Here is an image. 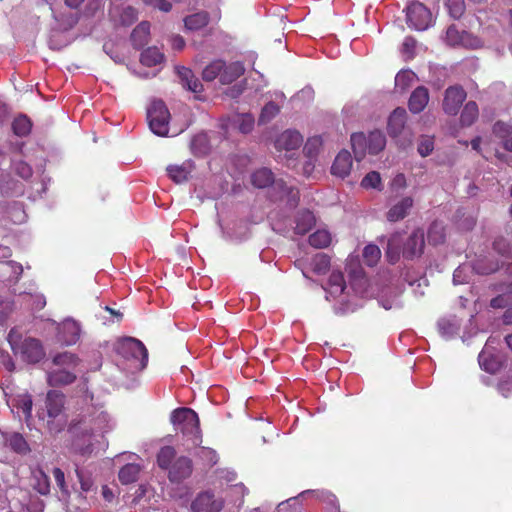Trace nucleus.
<instances>
[{
	"label": "nucleus",
	"instance_id": "72a5a7b5",
	"mask_svg": "<svg viewBox=\"0 0 512 512\" xmlns=\"http://www.w3.org/2000/svg\"><path fill=\"white\" fill-rule=\"evenodd\" d=\"M479 364L483 370L490 374L497 373L502 366V363L496 356L486 354L485 352L479 354Z\"/></svg>",
	"mask_w": 512,
	"mask_h": 512
},
{
	"label": "nucleus",
	"instance_id": "69168bd1",
	"mask_svg": "<svg viewBox=\"0 0 512 512\" xmlns=\"http://www.w3.org/2000/svg\"><path fill=\"white\" fill-rule=\"evenodd\" d=\"M75 472L80 482L81 489L85 492H88L93 486L92 480L90 478L84 477L83 472L79 468H76Z\"/></svg>",
	"mask_w": 512,
	"mask_h": 512
},
{
	"label": "nucleus",
	"instance_id": "338daca9",
	"mask_svg": "<svg viewBox=\"0 0 512 512\" xmlns=\"http://www.w3.org/2000/svg\"><path fill=\"white\" fill-rule=\"evenodd\" d=\"M170 41L174 50L181 51L185 47V40L180 35L172 36Z\"/></svg>",
	"mask_w": 512,
	"mask_h": 512
},
{
	"label": "nucleus",
	"instance_id": "f704fd0d",
	"mask_svg": "<svg viewBox=\"0 0 512 512\" xmlns=\"http://www.w3.org/2000/svg\"><path fill=\"white\" fill-rule=\"evenodd\" d=\"M346 288L344 275L340 271H332L328 278V290L331 294H342Z\"/></svg>",
	"mask_w": 512,
	"mask_h": 512
},
{
	"label": "nucleus",
	"instance_id": "680f3d73",
	"mask_svg": "<svg viewBox=\"0 0 512 512\" xmlns=\"http://www.w3.org/2000/svg\"><path fill=\"white\" fill-rule=\"evenodd\" d=\"M415 47H416V40L411 36L405 37V39L402 43V52L404 54L408 55V57H413Z\"/></svg>",
	"mask_w": 512,
	"mask_h": 512
},
{
	"label": "nucleus",
	"instance_id": "f03ea898",
	"mask_svg": "<svg viewBox=\"0 0 512 512\" xmlns=\"http://www.w3.org/2000/svg\"><path fill=\"white\" fill-rule=\"evenodd\" d=\"M107 415L94 408L82 411L71 420L68 431L76 438H91L98 433H104L107 427Z\"/></svg>",
	"mask_w": 512,
	"mask_h": 512
},
{
	"label": "nucleus",
	"instance_id": "c756f323",
	"mask_svg": "<svg viewBox=\"0 0 512 512\" xmlns=\"http://www.w3.org/2000/svg\"><path fill=\"white\" fill-rule=\"evenodd\" d=\"M139 473L140 466L138 464L129 463L120 469L118 477L122 484L127 485L136 482Z\"/></svg>",
	"mask_w": 512,
	"mask_h": 512
},
{
	"label": "nucleus",
	"instance_id": "bf43d9fd",
	"mask_svg": "<svg viewBox=\"0 0 512 512\" xmlns=\"http://www.w3.org/2000/svg\"><path fill=\"white\" fill-rule=\"evenodd\" d=\"M44 508V501L39 497H30L29 502L26 505L27 512H44Z\"/></svg>",
	"mask_w": 512,
	"mask_h": 512
},
{
	"label": "nucleus",
	"instance_id": "473e14b6",
	"mask_svg": "<svg viewBox=\"0 0 512 512\" xmlns=\"http://www.w3.org/2000/svg\"><path fill=\"white\" fill-rule=\"evenodd\" d=\"M332 236L329 231L319 229L309 236V244L317 249H323L331 244Z\"/></svg>",
	"mask_w": 512,
	"mask_h": 512
},
{
	"label": "nucleus",
	"instance_id": "ddd939ff",
	"mask_svg": "<svg viewBox=\"0 0 512 512\" xmlns=\"http://www.w3.org/2000/svg\"><path fill=\"white\" fill-rule=\"evenodd\" d=\"M45 406L49 418L55 419L59 417L65 408V395L56 390L48 391Z\"/></svg>",
	"mask_w": 512,
	"mask_h": 512
},
{
	"label": "nucleus",
	"instance_id": "c9c22d12",
	"mask_svg": "<svg viewBox=\"0 0 512 512\" xmlns=\"http://www.w3.org/2000/svg\"><path fill=\"white\" fill-rule=\"evenodd\" d=\"M32 123L26 115H19L12 122V131L16 136L25 137L31 132Z\"/></svg>",
	"mask_w": 512,
	"mask_h": 512
},
{
	"label": "nucleus",
	"instance_id": "dca6fc26",
	"mask_svg": "<svg viewBox=\"0 0 512 512\" xmlns=\"http://www.w3.org/2000/svg\"><path fill=\"white\" fill-rule=\"evenodd\" d=\"M353 160L351 154L347 150L340 151L331 167V173L340 178H345L350 174Z\"/></svg>",
	"mask_w": 512,
	"mask_h": 512
},
{
	"label": "nucleus",
	"instance_id": "a18cd8bd",
	"mask_svg": "<svg viewBox=\"0 0 512 512\" xmlns=\"http://www.w3.org/2000/svg\"><path fill=\"white\" fill-rule=\"evenodd\" d=\"M445 5L454 19H459L465 12L464 0H445Z\"/></svg>",
	"mask_w": 512,
	"mask_h": 512
},
{
	"label": "nucleus",
	"instance_id": "774afa93",
	"mask_svg": "<svg viewBox=\"0 0 512 512\" xmlns=\"http://www.w3.org/2000/svg\"><path fill=\"white\" fill-rule=\"evenodd\" d=\"M21 409L26 417L31 416L32 412V400L30 398L23 399L21 402Z\"/></svg>",
	"mask_w": 512,
	"mask_h": 512
},
{
	"label": "nucleus",
	"instance_id": "bb28decb",
	"mask_svg": "<svg viewBox=\"0 0 512 512\" xmlns=\"http://www.w3.org/2000/svg\"><path fill=\"white\" fill-rule=\"evenodd\" d=\"M274 174L268 168H260L252 173L251 183L256 188H266L274 183Z\"/></svg>",
	"mask_w": 512,
	"mask_h": 512
},
{
	"label": "nucleus",
	"instance_id": "864d4df0",
	"mask_svg": "<svg viewBox=\"0 0 512 512\" xmlns=\"http://www.w3.org/2000/svg\"><path fill=\"white\" fill-rule=\"evenodd\" d=\"M322 145L321 137L314 136L309 138L304 146V151L309 158H313L319 150V147Z\"/></svg>",
	"mask_w": 512,
	"mask_h": 512
},
{
	"label": "nucleus",
	"instance_id": "49530a36",
	"mask_svg": "<svg viewBox=\"0 0 512 512\" xmlns=\"http://www.w3.org/2000/svg\"><path fill=\"white\" fill-rule=\"evenodd\" d=\"M197 456L208 467H212L218 462V455L216 451L208 447H200L197 452Z\"/></svg>",
	"mask_w": 512,
	"mask_h": 512
},
{
	"label": "nucleus",
	"instance_id": "a19ab883",
	"mask_svg": "<svg viewBox=\"0 0 512 512\" xmlns=\"http://www.w3.org/2000/svg\"><path fill=\"white\" fill-rule=\"evenodd\" d=\"M400 242V235H393L387 243L386 256L388 261L392 264L396 263L400 257V251L398 249V244Z\"/></svg>",
	"mask_w": 512,
	"mask_h": 512
},
{
	"label": "nucleus",
	"instance_id": "2eb2a0df",
	"mask_svg": "<svg viewBox=\"0 0 512 512\" xmlns=\"http://www.w3.org/2000/svg\"><path fill=\"white\" fill-rule=\"evenodd\" d=\"M23 273V267L16 261H0V282L15 284Z\"/></svg>",
	"mask_w": 512,
	"mask_h": 512
},
{
	"label": "nucleus",
	"instance_id": "c03bdc74",
	"mask_svg": "<svg viewBox=\"0 0 512 512\" xmlns=\"http://www.w3.org/2000/svg\"><path fill=\"white\" fill-rule=\"evenodd\" d=\"M313 271L317 274H324L329 270L330 258L326 254L318 253L312 260Z\"/></svg>",
	"mask_w": 512,
	"mask_h": 512
},
{
	"label": "nucleus",
	"instance_id": "e2e57ef3",
	"mask_svg": "<svg viewBox=\"0 0 512 512\" xmlns=\"http://www.w3.org/2000/svg\"><path fill=\"white\" fill-rule=\"evenodd\" d=\"M287 507H292L295 512H301L302 511V503L299 500V497L290 498L286 502H282L279 505L280 510H285Z\"/></svg>",
	"mask_w": 512,
	"mask_h": 512
},
{
	"label": "nucleus",
	"instance_id": "9d476101",
	"mask_svg": "<svg viewBox=\"0 0 512 512\" xmlns=\"http://www.w3.org/2000/svg\"><path fill=\"white\" fill-rule=\"evenodd\" d=\"M466 99V92L460 86H451L446 89L443 100V109L449 115H456Z\"/></svg>",
	"mask_w": 512,
	"mask_h": 512
},
{
	"label": "nucleus",
	"instance_id": "c85d7f7f",
	"mask_svg": "<svg viewBox=\"0 0 512 512\" xmlns=\"http://www.w3.org/2000/svg\"><path fill=\"white\" fill-rule=\"evenodd\" d=\"M367 138L368 152L376 155L381 152L386 146V137L383 132L375 130L369 133Z\"/></svg>",
	"mask_w": 512,
	"mask_h": 512
},
{
	"label": "nucleus",
	"instance_id": "58836bf2",
	"mask_svg": "<svg viewBox=\"0 0 512 512\" xmlns=\"http://www.w3.org/2000/svg\"><path fill=\"white\" fill-rule=\"evenodd\" d=\"M224 68V61L215 60L208 64L202 71V78L207 82L215 80L217 77H221V71Z\"/></svg>",
	"mask_w": 512,
	"mask_h": 512
},
{
	"label": "nucleus",
	"instance_id": "37998d69",
	"mask_svg": "<svg viewBox=\"0 0 512 512\" xmlns=\"http://www.w3.org/2000/svg\"><path fill=\"white\" fill-rule=\"evenodd\" d=\"M381 251L377 245L369 244L363 250V259L366 265L372 267L380 259Z\"/></svg>",
	"mask_w": 512,
	"mask_h": 512
},
{
	"label": "nucleus",
	"instance_id": "4d7b16f0",
	"mask_svg": "<svg viewBox=\"0 0 512 512\" xmlns=\"http://www.w3.org/2000/svg\"><path fill=\"white\" fill-rule=\"evenodd\" d=\"M15 173L23 179H29L32 174V168L24 161H18L14 164Z\"/></svg>",
	"mask_w": 512,
	"mask_h": 512
},
{
	"label": "nucleus",
	"instance_id": "5fc2aeb1",
	"mask_svg": "<svg viewBox=\"0 0 512 512\" xmlns=\"http://www.w3.org/2000/svg\"><path fill=\"white\" fill-rule=\"evenodd\" d=\"M254 123L255 120L251 114H243L239 118L238 128L240 132L247 134L252 131Z\"/></svg>",
	"mask_w": 512,
	"mask_h": 512
},
{
	"label": "nucleus",
	"instance_id": "4c0bfd02",
	"mask_svg": "<svg viewBox=\"0 0 512 512\" xmlns=\"http://www.w3.org/2000/svg\"><path fill=\"white\" fill-rule=\"evenodd\" d=\"M428 242L432 245H438L445 241V228L442 223L434 221L430 225L427 233Z\"/></svg>",
	"mask_w": 512,
	"mask_h": 512
},
{
	"label": "nucleus",
	"instance_id": "052dcab7",
	"mask_svg": "<svg viewBox=\"0 0 512 512\" xmlns=\"http://www.w3.org/2000/svg\"><path fill=\"white\" fill-rule=\"evenodd\" d=\"M144 2L145 4L163 12H169L172 9V4L167 0H144Z\"/></svg>",
	"mask_w": 512,
	"mask_h": 512
},
{
	"label": "nucleus",
	"instance_id": "79ce46f5",
	"mask_svg": "<svg viewBox=\"0 0 512 512\" xmlns=\"http://www.w3.org/2000/svg\"><path fill=\"white\" fill-rule=\"evenodd\" d=\"M9 446L13 451L20 454H26L30 451L29 445L25 438L19 434L14 433L8 440Z\"/></svg>",
	"mask_w": 512,
	"mask_h": 512
},
{
	"label": "nucleus",
	"instance_id": "4be33fe9",
	"mask_svg": "<svg viewBox=\"0 0 512 512\" xmlns=\"http://www.w3.org/2000/svg\"><path fill=\"white\" fill-rule=\"evenodd\" d=\"M295 223V232L304 235L314 227L316 218L310 210H301L297 213Z\"/></svg>",
	"mask_w": 512,
	"mask_h": 512
},
{
	"label": "nucleus",
	"instance_id": "1a4fd4ad",
	"mask_svg": "<svg viewBox=\"0 0 512 512\" xmlns=\"http://www.w3.org/2000/svg\"><path fill=\"white\" fill-rule=\"evenodd\" d=\"M57 331L58 340L62 344L70 346L76 344L79 341L81 335V326L77 321L68 318L58 325Z\"/></svg>",
	"mask_w": 512,
	"mask_h": 512
},
{
	"label": "nucleus",
	"instance_id": "6ab92c4d",
	"mask_svg": "<svg viewBox=\"0 0 512 512\" xmlns=\"http://www.w3.org/2000/svg\"><path fill=\"white\" fill-rule=\"evenodd\" d=\"M75 380V373L68 370V368H58L48 372L47 374V382L52 387L69 385Z\"/></svg>",
	"mask_w": 512,
	"mask_h": 512
},
{
	"label": "nucleus",
	"instance_id": "8fccbe9b",
	"mask_svg": "<svg viewBox=\"0 0 512 512\" xmlns=\"http://www.w3.org/2000/svg\"><path fill=\"white\" fill-rule=\"evenodd\" d=\"M483 43L481 39L472 33L467 31H463L461 42L459 47L469 48V49H478L482 47Z\"/></svg>",
	"mask_w": 512,
	"mask_h": 512
},
{
	"label": "nucleus",
	"instance_id": "a211bd4d",
	"mask_svg": "<svg viewBox=\"0 0 512 512\" xmlns=\"http://www.w3.org/2000/svg\"><path fill=\"white\" fill-rule=\"evenodd\" d=\"M414 200L410 196H406L394 204L386 213V218L389 222H397L404 219L411 208L413 207Z\"/></svg>",
	"mask_w": 512,
	"mask_h": 512
},
{
	"label": "nucleus",
	"instance_id": "cd10ccee",
	"mask_svg": "<svg viewBox=\"0 0 512 512\" xmlns=\"http://www.w3.org/2000/svg\"><path fill=\"white\" fill-rule=\"evenodd\" d=\"M165 55L157 47H149L141 53L140 62L147 67L161 64Z\"/></svg>",
	"mask_w": 512,
	"mask_h": 512
},
{
	"label": "nucleus",
	"instance_id": "6e6552de",
	"mask_svg": "<svg viewBox=\"0 0 512 512\" xmlns=\"http://www.w3.org/2000/svg\"><path fill=\"white\" fill-rule=\"evenodd\" d=\"M223 507V498L216 497L210 491L199 493L191 504L193 512H220Z\"/></svg>",
	"mask_w": 512,
	"mask_h": 512
},
{
	"label": "nucleus",
	"instance_id": "ea45409f",
	"mask_svg": "<svg viewBox=\"0 0 512 512\" xmlns=\"http://www.w3.org/2000/svg\"><path fill=\"white\" fill-rule=\"evenodd\" d=\"M53 364L63 366V368H74L79 363V358L70 352H63L53 357Z\"/></svg>",
	"mask_w": 512,
	"mask_h": 512
},
{
	"label": "nucleus",
	"instance_id": "412c9836",
	"mask_svg": "<svg viewBox=\"0 0 512 512\" xmlns=\"http://www.w3.org/2000/svg\"><path fill=\"white\" fill-rule=\"evenodd\" d=\"M177 74L183 87L194 93H200L203 90L202 83L194 76L191 69L186 67H177Z\"/></svg>",
	"mask_w": 512,
	"mask_h": 512
},
{
	"label": "nucleus",
	"instance_id": "13d9d810",
	"mask_svg": "<svg viewBox=\"0 0 512 512\" xmlns=\"http://www.w3.org/2000/svg\"><path fill=\"white\" fill-rule=\"evenodd\" d=\"M493 248L495 251H497L499 254L503 255V256H509L510 255V245L509 243L506 241V239L500 237V238H497L494 242H493Z\"/></svg>",
	"mask_w": 512,
	"mask_h": 512
},
{
	"label": "nucleus",
	"instance_id": "f3484780",
	"mask_svg": "<svg viewBox=\"0 0 512 512\" xmlns=\"http://www.w3.org/2000/svg\"><path fill=\"white\" fill-rule=\"evenodd\" d=\"M429 91L424 86H418L411 93L408 100V108L413 114L422 112L429 102Z\"/></svg>",
	"mask_w": 512,
	"mask_h": 512
},
{
	"label": "nucleus",
	"instance_id": "393cba45",
	"mask_svg": "<svg viewBox=\"0 0 512 512\" xmlns=\"http://www.w3.org/2000/svg\"><path fill=\"white\" fill-rule=\"evenodd\" d=\"M493 134L501 140L506 150L512 151V126L498 121L493 125Z\"/></svg>",
	"mask_w": 512,
	"mask_h": 512
},
{
	"label": "nucleus",
	"instance_id": "de8ad7c7",
	"mask_svg": "<svg viewBox=\"0 0 512 512\" xmlns=\"http://www.w3.org/2000/svg\"><path fill=\"white\" fill-rule=\"evenodd\" d=\"M434 150V137L423 135L419 138L417 151L422 157L430 155Z\"/></svg>",
	"mask_w": 512,
	"mask_h": 512
},
{
	"label": "nucleus",
	"instance_id": "39448f33",
	"mask_svg": "<svg viewBox=\"0 0 512 512\" xmlns=\"http://www.w3.org/2000/svg\"><path fill=\"white\" fill-rule=\"evenodd\" d=\"M117 353L124 359L135 362V367L143 369L148 362V351L138 339L126 338L118 343Z\"/></svg>",
	"mask_w": 512,
	"mask_h": 512
},
{
	"label": "nucleus",
	"instance_id": "3c124183",
	"mask_svg": "<svg viewBox=\"0 0 512 512\" xmlns=\"http://www.w3.org/2000/svg\"><path fill=\"white\" fill-rule=\"evenodd\" d=\"M361 186L365 189H380L381 176L377 171L369 172L361 181Z\"/></svg>",
	"mask_w": 512,
	"mask_h": 512
},
{
	"label": "nucleus",
	"instance_id": "0eeeda50",
	"mask_svg": "<svg viewBox=\"0 0 512 512\" xmlns=\"http://www.w3.org/2000/svg\"><path fill=\"white\" fill-rule=\"evenodd\" d=\"M407 24L416 30L429 27L432 15L430 10L420 2H412L406 9Z\"/></svg>",
	"mask_w": 512,
	"mask_h": 512
},
{
	"label": "nucleus",
	"instance_id": "aec40b11",
	"mask_svg": "<svg viewBox=\"0 0 512 512\" xmlns=\"http://www.w3.org/2000/svg\"><path fill=\"white\" fill-rule=\"evenodd\" d=\"M244 72L245 68L242 62L236 61L228 65L224 62V68L221 71L220 82L224 85L231 84L240 78Z\"/></svg>",
	"mask_w": 512,
	"mask_h": 512
},
{
	"label": "nucleus",
	"instance_id": "7c9ffc66",
	"mask_svg": "<svg viewBox=\"0 0 512 512\" xmlns=\"http://www.w3.org/2000/svg\"><path fill=\"white\" fill-rule=\"evenodd\" d=\"M351 145L357 160L362 159L365 156L366 151H368L367 138L362 132L353 133L351 135Z\"/></svg>",
	"mask_w": 512,
	"mask_h": 512
},
{
	"label": "nucleus",
	"instance_id": "09e8293b",
	"mask_svg": "<svg viewBox=\"0 0 512 512\" xmlns=\"http://www.w3.org/2000/svg\"><path fill=\"white\" fill-rule=\"evenodd\" d=\"M36 484L34 489L37 490L41 495H48L50 492V481L49 477L40 470L36 475Z\"/></svg>",
	"mask_w": 512,
	"mask_h": 512
},
{
	"label": "nucleus",
	"instance_id": "4468645a",
	"mask_svg": "<svg viewBox=\"0 0 512 512\" xmlns=\"http://www.w3.org/2000/svg\"><path fill=\"white\" fill-rule=\"evenodd\" d=\"M303 143L302 135L295 130L284 131L276 140L275 146L287 152L298 149Z\"/></svg>",
	"mask_w": 512,
	"mask_h": 512
},
{
	"label": "nucleus",
	"instance_id": "f8f14e48",
	"mask_svg": "<svg viewBox=\"0 0 512 512\" xmlns=\"http://www.w3.org/2000/svg\"><path fill=\"white\" fill-rule=\"evenodd\" d=\"M21 357L27 363H38L45 355L41 342L35 338L25 339L19 346Z\"/></svg>",
	"mask_w": 512,
	"mask_h": 512
},
{
	"label": "nucleus",
	"instance_id": "603ef678",
	"mask_svg": "<svg viewBox=\"0 0 512 512\" xmlns=\"http://www.w3.org/2000/svg\"><path fill=\"white\" fill-rule=\"evenodd\" d=\"M463 31H459L455 25H451L446 31V42L449 46L459 47Z\"/></svg>",
	"mask_w": 512,
	"mask_h": 512
},
{
	"label": "nucleus",
	"instance_id": "0e129e2a",
	"mask_svg": "<svg viewBox=\"0 0 512 512\" xmlns=\"http://www.w3.org/2000/svg\"><path fill=\"white\" fill-rule=\"evenodd\" d=\"M52 473H53L54 479L56 481V484L58 485L60 490L62 492L67 493V487H66V484H65L64 472L60 468L56 467V468L53 469Z\"/></svg>",
	"mask_w": 512,
	"mask_h": 512
},
{
	"label": "nucleus",
	"instance_id": "6e6d98bb",
	"mask_svg": "<svg viewBox=\"0 0 512 512\" xmlns=\"http://www.w3.org/2000/svg\"><path fill=\"white\" fill-rule=\"evenodd\" d=\"M414 73L411 71H401L395 77V82L397 86H400L402 89L407 88L410 83L413 81Z\"/></svg>",
	"mask_w": 512,
	"mask_h": 512
},
{
	"label": "nucleus",
	"instance_id": "20e7f679",
	"mask_svg": "<svg viewBox=\"0 0 512 512\" xmlns=\"http://www.w3.org/2000/svg\"><path fill=\"white\" fill-rule=\"evenodd\" d=\"M407 113L404 108H396L388 118L387 132L395 140L397 145L403 149L412 144L413 133L405 126Z\"/></svg>",
	"mask_w": 512,
	"mask_h": 512
},
{
	"label": "nucleus",
	"instance_id": "b1692460",
	"mask_svg": "<svg viewBox=\"0 0 512 512\" xmlns=\"http://www.w3.org/2000/svg\"><path fill=\"white\" fill-rule=\"evenodd\" d=\"M192 167L191 162H184L181 165H169L166 170L172 181L181 184L188 180Z\"/></svg>",
	"mask_w": 512,
	"mask_h": 512
},
{
	"label": "nucleus",
	"instance_id": "a878e982",
	"mask_svg": "<svg viewBox=\"0 0 512 512\" xmlns=\"http://www.w3.org/2000/svg\"><path fill=\"white\" fill-rule=\"evenodd\" d=\"M210 21L209 13L206 11L197 12L184 18L186 29L191 31L199 30L208 25Z\"/></svg>",
	"mask_w": 512,
	"mask_h": 512
},
{
	"label": "nucleus",
	"instance_id": "e433bc0d",
	"mask_svg": "<svg viewBox=\"0 0 512 512\" xmlns=\"http://www.w3.org/2000/svg\"><path fill=\"white\" fill-rule=\"evenodd\" d=\"M280 113V106L273 101L264 105L258 118V124L264 125L271 122Z\"/></svg>",
	"mask_w": 512,
	"mask_h": 512
},
{
	"label": "nucleus",
	"instance_id": "f257e3e1",
	"mask_svg": "<svg viewBox=\"0 0 512 512\" xmlns=\"http://www.w3.org/2000/svg\"><path fill=\"white\" fill-rule=\"evenodd\" d=\"M157 464L162 470L168 471V479L172 483L184 481L193 472L192 460L187 456L177 457L176 450L172 446H164L159 450Z\"/></svg>",
	"mask_w": 512,
	"mask_h": 512
},
{
	"label": "nucleus",
	"instance_id": "7ed1b4c3",
	"mask_svg": "<svg viewBox=\"0 0 512 512\" xmlns=\"http://www.w3.org/2000/svg\"><path fill=\"white\" fill-rule=\"evenodd\" d=\"M176 432L191 438L194 445L201 442V429L198 414L191 408L181 407L173 410L170 417Z\"/></svg>",
	"mask_w": 512,
	"mask_h": 512
},
{
	"label": "nucleus",
	"instance_id": "9b49d317",
	"mask_svg": "<svg viewBox=\"0 0 512 512\" xmlns=\"http://www.w3.org/2000/svg\"><path fill=\"white\" fill-rule=\"evenodd\" d=\"M425 247L424 231L421 228L415 229L408 237L403 246V256L407 259H413L420 256Z\"/></svg>",
	"mask_w": 512,
	"mask_h": 512
},
{
	"label": "nucleus",
	"instance_id": "423d86ee",
	"mask_svg": "<svg viewBox=\"0 0 512 512\" xmlns=\"http://www.w3.org/2000/svg\"><path fill=\"white\" fill-rule=\"evenodd\" d=\"M147 119L151 131L158 136H166L169 132L170 112L162 100H155L147 111Z\"/></svg>",
	"mask_w": 512,
	"mask_h": 512
},
{
	"label": "nucleus",
	"instance_id": "5701e85b",
	"mask_svg": "<svg viewBox=\"0 0 512 512\" xmlns=\"http://www.w3.org/2000/svg\"><path fill=\"white\" fill-rule=\"evenodd\" d=\"M150 35V23L147 21H143L139 23L132 31L130 39L132 45L136 49L142 48L149 41Z\"/></svg>",
	"mask_w": 512,
	"mask_h": 512
},
{
	"label": "nucleus",
	"instance_id": "2f4dec72",
	"mask_svg": "<svg viewBox=\"0 0 512 512\" xmlns=\"http://www.w3.org/2000/svg\"><path fill=\"white\" fill-rule=\"evenodd\" d=\"M479 116L478 105L474 101H469L465 104L461 116L460 122L462 126H471Z\"/></svg>",
	"mask_w": 512,
	"mask_h": 512
}]
</instances>
